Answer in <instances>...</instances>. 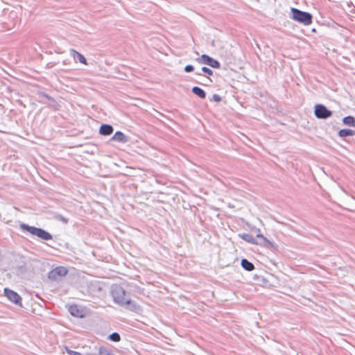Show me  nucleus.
I'll return each instance as SVG.
<instances>
[{
  "mask_svg": "<svg viewBox=\"0 0 355 355\" xmlns=\"http://www.w3.org/2000/svg\"><path fill=\"white\" fill-rule=\"evenodd\" d=\"M110 293L114 303L125 307L131 311H138L140 306L130 298L125 297V291L119 284H113L110 288Z\"/></svg>",
  "mask_w": 355,
  "mask_h": 355,
  "instance_id": "1",
  "label": "nucleus"
},
{
  "mask_svg": "<svg viewBox=\"0 0 355 355\" xmlns=\"http://www.w3.org/2000/svg\"><path fill=\"white\" fill-rule=\"evenodd\" d=\"M20 228L22 230L27 231L31 234L33 236H36L38 238L44 240V241H49L53 239L52 235L46 231L45 230L40 227H36L34 226H30L25 223L20 224Z\"/></svg>",
  "mask_w": 355,
  "mask_h": 355,
  "instance_id": "2",
  "label": "nucleus"
},
{
  "mask_svg": "<svg viewBox=\"0 0 355 355\" xmlns=\"http://www.w3.org/2000/svg\"><path fill=\"white\" fill-rule=\"evenodd\" d=\"M291 18L305 26L310 25L312 23L313 16L311 13L305 11L300 10L295 8H292Z\"/></svg>",
  "mask_w": 355,
  "mask_h": 355,
  "instance_id": "3",
  "label": "nucleus"
},
{
  "mask_svg": "<svg viewBox=\"0 0 355 355\" xmlns=\"http://www.w3.org/2000/svg\"><path fill=\"white\" fill-rule=\"evenodd\" d=\"M332 112L322 104H316L314 106V114L317 119H327L332 115Z\"/></svg>",
  "mask_w": 355,
  "mask_h": 355,
  "instance_id": "4",
  "label": "nucleus"
},
{
  "mask_svg": "<svg viewBox=\"0 0 355 355\" xmlns=\"http://www.w3.org/2000/svg\"><path fill=\"white\" fill-rule=\"evenodd\" d=\"M196 60L200 64H207L214 69H219L220 67V63L218 60L206 54H202Z\"/></svg>",
  "mask_w": 355,
  "mask_h": 355,
  "instance_id": "5",
  "label": "nucleus"
},
{
  "mask_svg": "<svg viewBox=\"0 0 355 355\" xmlns=\"http://www.w3.org/2000/svg\"><path fill=\"white\" fill-rule=\"evenodd\" d=\"M68 270L65 267L58 266L48 273V277L51 280L58 281L60 278L65 276Z\"/></svg>",
  "mask_w": 355,
  "mask_h": 355,
  "instance_id": "6",
  "label": "nucleus"
},
{
  "mask_svg": "<svg viewBox=\"0 0 355 355\" xmlns=\"http://www.w3.org/2000/svg\"><path fill=\"white\" fill-rule=\"evenodd\" d=\"M5 296L11 302L17 305L21 306V297L15 291L10 290L8 288H5L3 291Z\"/></svg>",
  "mask_w": 355,
  "mask_h": 355,
  "instance_id": "7",
  "label": "nucleus"
},
{
  "mask_svg": "<svg viewBox=\"0 0 355 355\" xmlns=\"http://www.w3.org/2000/svg\"><path fill=\"white\" fill-rule=\"evenodd\" d=\"M128 140V137L121 131H116L110 139V141H117L123 144L127 143Z\"/></svg>",
  "mask_w": 355,
  "mask_h": 355,
  "instance_id": "8",
  "label": "nucleus"
},
{
  "mask_svg": "<svg viewBox=\"0 0 355 355\" xmlns=\"http://www.w3.org/2000/svg\"><path fill=\"white\" fill-rule=\"evenodd\" d=\"M114 132V128L112 125L103 123L99 128V134L103 136L111 135Z\"/></svg>",
  "mask_w": 355,
  "mask_h": 355,
  "instance_id": "9",
  "label": "nucleus"
},
{
  "mask_svg": "<svg viewBox=\"0 0 355 355\" xmlns=\"http://www.w3.org/2000/svg\"><path fill=\"white\" fill-rule=\"evenodd\" d=\"M256 245H260L261 246H263V247L269 248V249H275L276 248V245L274 243L269 241L265 236L263 239H259V241H257Z\"/></svg>",
  "mask_w": 355,
  "mask_h": 355,
  "instance_id": "10",
  "label": "nucleus"
},
{
  "mask_svg": "<svg viewBox=\"0 0 355 355\" xmlns=\"http://www.w3.org/2000/svg\"><path fill=\"white\" fill-rule=\"evenodd\" d=\"M69 312L74 317L82 318L83 316V311L77 305H71L69 307Z\"/></svg>",
  "mask_w": 355,
  "mask_h": 355,
  "instance_id": "11",
  "label": "nucleus"
},
{
  "mask_svg": "<svg viewBox=\"0 0 355 355\" xmlns=\"http://www.w3.org/2000/svg\"><path fill=\"white\" fill-rule=\"evenodd\" d=\"M70 55L73 57L74 59L77 58L78 61L85 65L87 64V60L83 55L75 51L74 49H70Z\"/></svg>",
  "mask_w": 355,
  "mask_h": 355,
  "instance_id": "12",
  "label": "nucleus"
},
{
  "mask_svg": "<svg viewBox=\"0 0 355 355\" xmlns=\"http://www.w3.org/2000/svg\"><path fill=\"white\" fill-rule=\"evenodd\" d=\"M241 265L242 268L247 271H252L254 268V264L246 259L241 260Z\"/></svg>",
  "mask_w": 355,
  "mask_h": 355,
  "instance_id": "13",
  "label": "nucleus"
},
{
  "mask_svg": "<svg viewBox=\"0 0 355 355\" xmlns=\"http://www.w3.org/2000/svg\"><path fill=\"white\" fill-rule=\"evenodd\" d=\"M192 92L200 98H205L206 92L200 87L194 86L191 89Z\"/></svg>",
  "mask_w": 355,
  "mask_h": 355,
  "instance_id": "14",
  "label": "nucleus"
},
{
  "mask_svg": "<svg viewBox=\"0 0 355 355\" xmlns=\"http://www.w3.org/2000/svg\"><path fill=\"white\" fill-rule=\"evenodd\" d=\"M239 236L246 242H248L252 244H256L257 240L250 234L243 233L240 234Z\"/></svg>",
  "mask_w": 355,
  "mask_h": 355,
  "instance_id": "15",
  "label": "nucleus"
},
{
  "mask_svg": "<svg viewBox=\"0 0 355 355\" xmlns=\"http://www.w3.org/2000/svg\"><path fill=\"white\" fill-rule=\"evenodd\" d=\"M355 135V132L351 129H341L338 131V136L344 138Z\"/></svg>",
  "mask_w": 355,
  "mask_h": 355,
  "instance_id": "16",
  "label": "nucleus"
},
{
  "mask_svg": "<svg viewBox=\"0 0 355 355\" xmlns=\"http://www.w3.org/2000/svg\"><path fill=\"white\" fill-rule=\"evenodd\" d=\"M343 123L347 126L355 127V118L352 116H347L343 119Z\"/></svg>",
  "mask_w": 355,
  "mask_h": 355,
  "instance_id": "17",
  "label": "nucleus"
},
{
  "mask_svg": "<svg viewBox=\"0 0 355 355\" xmlns=\"http://www.w3.org/2000/svg\"><path fill=\"white\" fill-rule=\"evenodd\" d=\"M108 339L113 342H119L121 340V336L119 333L114 332L109 335Z\"/></svg>",
  "mask_w": 355,
  "mask_h": 355,
  "instance_id": "18",
  "label": "nucleus"
},
{
  "mask_svg": "<svg viewBox=\"0 0 355 355\" xmlns=\"http://www.w3.org/2000/svg\"><path fill=\"white\" fill-rule=\"evenodd\" d=\"M97 355H113L107 348L101 347L98 348Z\"/></svg>",
  "mask_w": 355,
  "mask_h": 355,
  "instance_id": "19",
  "label": "nucleus"
},
{
  "mask_svg": "<svg viewBox=\"0 0 355 355\" xmlns=\"http://www.w3.org/2000/svg\"><path fill=\"white\" fill-rule=\"evenodd\" d=\"M38 96H39V97L46 98V99L52 101L53 103L55 102V100L53 97L50 96L49 95H48L47 94H45L44 92H39Z\"/></svg>",
  "mask_w": 355,
  "mask_h": 355,
  "instance_id": "20",
  "label": "nucleus"
},
{
  "mask_svg": "<svg viewBox=\"0 0 355 355\" xmlns=\"http://www.w3.org/2000/svg\"><path fill=\"white\" fill-rule=\"evenodd\" d=\"M55 218L60 221L63 222L65 224H67L69 221V220L67 218H65L60 214L56 215Z\"/></svg>",
  "mask_w": 355,
  "mask_h": 355,
  "instance_id": "21",
  "label": "nucleus"
},
{
  "mask_svg": "<svg viewBox=\"0 0 355 355\" xmlns=\"http://www.w3.org/2000/svg\"><path fill=\"white\" fill-rule=\"evenodd\" d=\"M201 71L202 72H204L205 73H206L207 75H209V76L213 74L212 70L210 69L209 68L207 67H202Z\"/></svg>",
  "mask_w": 355,
  "mask_h": 355,
  "instance_id": "22",
  "label": "nucleus"
},
{
  "mask_svg": "<svg viewBox=\"0 0 355 355\" xmlns=\"http://www.w3.org/2000/svg\"><path fill=\"white\" fill-rule=\"evenodd\" d=\"M194 70V67L191 64H188L184 67V71L187 73H190Z\"/></svg>",
  "mask_w": 355,
  "mask_h": 355,
  "instance_id": "23",
  "label": "nucleus"
},
{
  "mask_svg": "<svg viewBox=\"0 0 355 355\" xmlns=\"http://www.w3.org/2000/svg\"><path fill=\"white\" fill-rule=\"evenodd\" d=\"M212 100L215 102H220L221 101V97L218 94H214L212 96Z\"/></svg>",
  "mask_w": 355,
  "mask_h": 355,
  "instance_id": "24",
  "label": "nucleus"
},
{
  "mask_svg": "<svg viewBox=\"0 0 355 355\" xmlns=\"http://www.w3.org/2000/svg\"><path fill=\"white\" fill-rule=\"evenodd\" d=\"M68 353L69 355H82L80 353L73 350H68Z\"/></svg>",
  "mask_w": 355,
  "mask_h": 355,
  "instance_id": "25",
  "label": "nucleus"
},
{
  "mask_svg": "<svg viewBox=\"0 0 355 355\" xmlns=\"http://www.w3.org/2000/svg\"><path fill=\"white\" fill-rule=\"evenodd\" d=\"M263 237H264V236L262 234H261V233H259V234H257V238L259 239H261Z\"/></svg>",
  "mask_w": 355,
  "mask_h": 355,
  "instance_id": "26",
  "label": "nucleus"
},
{
  "mask_svg": "<svg viewBox=\"0 0 355 355\" xmlns=\"http://www.w3.org/2000/svg\"><path fill=\"white\" fill-rule=\"evenodd\" d=\"M39 102H40V103H45V102H44V101H42V100L39 101Z\"/></svg>",
  "mask_w": 355,
  "mask_h": 355,
  "instance_id": "27",
  "label": "nucleus"
},
{
  "mask_svg": "<svg viewBox=\"0 0 355 355\" xmlns=\"http://www.w3.org/2000/svg\"><path fill=\"white\" fill-rule=\"evenodd\" d=\"M87 355H97V354H87Z\"/></svg>",
  "mask_w": 355,
  "mask_h": 355,
  "instance_id": "28",
  "label": "nucleus"
}]
</instances>
